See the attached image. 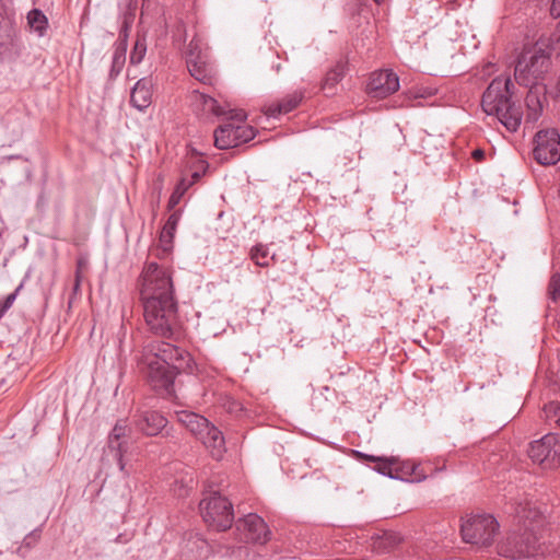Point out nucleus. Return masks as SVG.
<instances>
[{
    "instance_id": "6ab92c4d",
    "label": "nucleus",
    "mask_w": 560,
    "mask_h": 560,
    "mask_svg": "<svg viewBox=\"0 0 560 560\" xmlns=\"http://www.w3.org/2000/svg\"><path fill=\"white\" fill-rule=\"evenodd\" d=\"M304 98V92L302 90L294 91L291 94L285 95L281 101L270 104L265 114L269 117L277 118L280 115L288 114L295 109L302 100Z\"/></svg>"
},
{
    "instance_id": "37998d69",
    "label": "nucleus",
    "mask_w": 560,
    "mask_h": 560,
    "mask_svg": "<svg viewBox=\"0 0 560 560\" xmlns=\"http://www.w3.org/2000/svg\"><path fill=\"white\" fill-rule=\"evenodd\" d=\"M269 258L270 260H272L273 264L277 261L276 254H272L271 256H269Z\"/></svg>"
},
{
    "instance_id": "49530a36",
    "label": "nucleus",
    "mask_w": 560,
    "mask_h": 560,
    "mask_svg": "<svg viewBox=\"0 0 560 560\" xmlns=\"http://www.w3.org/2000/svg\"><path fill=\"white\" fill-rule=\"evenodd\" d=\"M374 2H375L376 4H382V3L384 2V0H374Z\"/></svg>"
},
{
    "instance_id": "9d476101",
    "label": "nucleus",
    "mask_w": 560,
    "mask_h": 560,
    "mask_svg": "<svg viewBox=\"0 0 560 560\" xmlns=\"http://www.w3.org/2000/svg\"><path fill=\"white\" fill-rule=\"evenodd\" d=\"M528 456L545 468L560 465V434L548 433L529 444Z\"/></svg>"
},
{
    "instance_id": "c756f323",
    "label": "nucleus",
    "mask_w": 560,
    "mask_h": 560,
    "mask_svg": "<svg viewBox=\"0 0 560 560\" xmlns=\"http://www.w3.org/2000/svg\"><path fill=\"white\" fill-rule=\"evenodd\" d=\"M147 54V40L144 36H138L130 52V63L139 65Z\"/></svg>"
},
{
    "instance_id": "c85d7f7f",
    "label": "nucleus",
    "mask_w": 560,
    "mask_h": 560,
    "mask_svg": "<svg viewBox=\"0 0 560 560\" xmlns=\"http://www.w3.org/2000/svg\"><path fill=\"white\" fill-rule=\"evenodd\" d=\"M250 258L259 267L269 266V249L264 244H257L250 249Z\"/></svg>"
},
{
    "instance_id": "72a5a7b5",
    "label": "nucleus",
    "mask_w": 560,
    "mask_h": 560,
    "mask_svg": "<svg viewBox=\"0 0 560 560\" xmlns=\"http://www.w3.org/2000/svg\"><path fill=\"white\" fill-rule=\"evenodd\" d=\"M545 412L548 418L555 417L556 422L560 427V404L550 402L549 405L545 406Z\"/></svg>"
},
{
    "instance_id": "e433bc0d",
    "label": "nucleus",
    "mask_w": 560,
    "mask_h": 560,
    "mask_svg": "<svg viewBox=\"0 0 560 560\" xmlns=\"http://www.w3.org/2000/svg\"><path fill=\"white\" fill-rule=\"evenodd\" d=\"M194 185V180H189L187 177H182L175 188H182L183 195Z\"/></svg>"
},
{
    "instance_id": "a211bd4d",
    "label": "nucleus",
    "mask_w": 560,
    "mask_h": 560,
    "mask_svg": "<svg viewBox=\"0 0 560 560\" xmlns=\"http://www.w3.org/2000/svg\"><path fill=\"white\" fill-rule=\"evenodd\" d=\"M528 92L525 97L527 107V119L536 121L542 112V104L546 101V86L540 83H532L527 85Z\"/></svg>"
},
{
    "instance_id": "c9c22d12",
    "label": "nucleus",
    "mask_w": 560,
    "mask_h": 560,
    "mask_svg": "<svg viewBox=\"0 0 560 560\" xmlns=\"http://www.w3.org/2000/svg\"><path fill=\"white\" fill-rule=\"evenodd\" d=\"M207 167H208L207 162L203 160H200L199 167L190 174V177L188 179L194 180V184L197 183L201 178V176L205 174Z\"/></svg>"
},
{
    "instance_id": "393cba45",
    "label": "nucleus",
    "mask_w": 560,
    "mask_h": 560,
    "mask_svg": "<svg viewBox=\"0 0 560 560\" xmlns=\"http://www.w3.org/2000/svg\"><path fill=\"white\" fill-rule=\"evenodd\" d=\"M127 44L115 43L112 67L109 70V79L114 80L121 72L126 62Z\"/></svg>"
},
{
    "instance_id": "cd10ccee",
    "label": "nucleus",
    "mask_w": 560,
    "mask_h": 560,
    "mask_svg": "<svg viewBox=\"0 0 560 560\" xmlns=\"http://www.w3.org/2000/svg\"><path fill=\"white\" fill-rule=\"evenodd\" d=\"M40 533L42 530L39 528H36L32 530L30 534H27L24 537L22 545L16 550L18 555H20L21 557H26L27 552L39 541Z\"/></svg>"
},
{
    "instance_id": "a19ab883",
    "label": "nucleus",
    "mask_w": 560,
    "mask_h": 560,
    "mask_svg": "<svg viewBox=\"0 0 560 560\" xmlns=\"http://www.w3.org/2000/svg\"><path fill=\"white\" fill-rule=\"evenodd\" d=\"M425 94H427V95H429V96H430V95H433V94H435V90H434V89H428V90L425 91Z\"/></svg>"
},
{
    "instance_id": "bb28decb",
    "label": "nucleus",
    "mask_w": 560,
    "mask_h": 560,
    "mask_svg": "<svg viewBox=\"0 0 560 560\" xmlns=\"http://www.w3.org/2000/svg\"><path fill=\"white\" fill-rule=\"evenodd\" d=\"M27 22L30 27L38 34L44 36L48 27V20L46 15L38 9H33L27 14Z\"/></svg>"
},
{
    "instance_id": "a18cd8bd",
    "label": "nucleus",
    "mask_w": 560,
    "mask_h": 560,
    "mask_svg": "<svg viewBox=\"0 0 560 560\" xmlns=\"http://www.w3.org/2000/svg\"><path fill=\"white\" fill-rule=\"evenodd\" d=\"M275 69H276V71H277V72H279V71H280V69H281V65H280V63H278L277 66H275Z\"/></svg>"
},
{
    "instance_id": "412c9836",
    "label": "nucleus",
    "mask_w": 560,
    "mask_h": 560,
    "mask_svg": "<svg viewBox=\"0 0 560 560\" xmlns=\"http://www.w3.org/2000/svg\"><path fill=\"white\" fill-rule=\"evenodd\" d=\"M182 217V210L177 209L171 212L170 217L167 218L161 234H160V243L161 248L164 254H168L173 249V241L175 236V232L178 225V222Z\"/></svg>"
},
{
    "instance_id": "20e7f679",
    "label": "nucleus",
    "mask_w": 560,
    "mask_h": 560,
    "mask_svg": "<svg viewBox=\"0 0 560 560\" xmlns=\"http://www.w3.org/2000/svg\"><path fill=\"white\" fill-rule=\"evenodd\" d=\"M550 52L538 43L525 46L517 57L514 78L521 85L539 83L550 67Z\"/></svg>"
},
{
    "instance_id": "c03bdc74",
    "label": "nucleus",
    "mask_w": 560,
    "mask_h": 560,
    "mask_svg": "<svg viewBox=\"0 0 560 560\" xmlns=\"http://www.w3.org/2000/svg\"><path fill=\"white\" fill-rule=\"evenodd\" d=\"M20 158H21L20 155H10L7 159L8 160H14V159H20Z\"/></svg>"
},
{
    "instance_id": "f3484780",
    "label": "nucleus",
    "mask_w": 560,
    "mask_h": 560,
    "mask_svg": "<svg viewBox=\"0 0 560 560\" xmlns=\"http://www.w3.org/2000/svg\"><path fill=\"white\" fill-rule=\"evenodd\" d=\"M152 79L142 78L136 82L130 92V104L139 112H144L152 103Z\"/></svg>"
},
{
    "instance_id": "1a4fd4ad",
    "label": "nucleus",
    "mask_w": 560,
    "mask_h": 560,
    "mask_svg": "<svg viewBox=\"0 0 560 560\" xmlns=\"http://www.w3.org/2000/svg\"><path fill=\"white\" fill-rule=\"evenodd\" d=\"M185 59L187 69L192 78L203 84H211L212 68L209 63L207 49L203 48L201 39L194 37L190 40Z\"/></svg>"
},
{
    "instance_id": "6e6552de",
    "label": "nucleus",
    "mask_w": 560,
    "mask_h": 560,
    "mask_svg": "<svg viewBox=\"0 0 560 560\" xmlns=\"http://www.w3.org/2000/svg\"><path fill=\"white\" fill-rule=\"evenodd\" d=\"M498 530V521L489 514L472 515L460 527L464 541L482 548L493 544Z\"/></svg>"
},
{
    "instance_id": "f704fd0d",
    "label": "nucleus",
    "mask_w": 560,
    "mask_h": 560,
    "mask_svg": "<svg viewBox=\"0 0 560 560\" xmlns=\"http://www.w3.org/2000/svg\"><path fill=\"white\" fill-rule=\"evenodd\" d=\"M183 190L182 188H175L174 191L172 192L170 199H168V202H167V209L168 211H174L176 210L175 207L179 203L180 199L183 198Z\"/></svg>"
},
{
    "instance_id": "f03ea898",
    "label": "nucleus",
    "mask_w": 560,
    "mask_h": 560,
    "mask_svg": "<svg viewBox=\"0 0 560 560\" xmlns=\"http://www.w3.org/2000/svg\"><path fill=\"white\" fill-rule=\"evenodd\" d=\"M514 84L510 79H494L482 94L481 107L487 115L495 116L511 132L522 122L523 110L520 103L513 101Z\"/></svg>"
},
{
    "instance_id": "58836bf2",
    "label": "nucleus",
    "mask_w": 560,
    "mask_h": 560,
    "mask_svg": "<svg viewBox=\"0 0 560 560\" xmlns=\"http://www.w3.org/2000/svg\"><path fill=\"white\" fill-rule=\"evenodd\" d=\"M80 283H81V275H80V271L77 270L75 272V279H74V283H73V293L77 294L79 289H80Z\"/></svg>"
},
{
    "instance_id": "dca6fc26",
    "label": "nucleus",
    "mask_w": 560,
    "mask_h": 560,
    "mask_svg": "<svg viewBox=\"0 0 560 560\" xmlns=\"http://www.w3.org/2000/svg\"><path fill=\"white\" fill-rule=\"evenodd\" d=\"M191 106L195 112L198 114H202L206 116H215L220 117L226 115L228 112L222 107L215 98L208 95L205 92H200L198 90H194L191 92Z\"/></svg>"
},
{
    "instance_id": "2f4dec72",
    "label": "nucleus",
    "mask_w": 560,
    "mask_h": 560,
    "mask_svg": "<svg viewBox=\"0 0 560 560\" xmlns=\"http://www.w3.org/2000/svg\"><path fill=\"white\" fill-rule=\"evenodd\" d=\"M548 294L555 302L560 299V273L556 272L551 276L548 285Z\"/></svg>"
},
{
    "instance_id": "4be33fe9",
    "label": "nucleus",
    "mask_w": 560,
    "mask_h": 560,
    "mask_svg": "<svg viewBox=\"0 0 560 560\" xmlns=\"http://www.w3.org/2000/svg\"><path fill=\"white\" fill-rule=\"evenodd\" d=\"M346 71L347 62L340 60L326 72L320 86L326 96L336 94L337 84L343 79Z\"/></svg>"
},
{
    "instance_id": "f8f14e48",
    "label": "nucleus",
    "mask_w": 560,
    "mask_h": 560,
    "mask_svg": "<svg viewBox=\"0 0 560 560\" xmlns=\"http://www.w3.org/2000/svg\"><path fill=\"white\" fill-rule=\"evenodd\" d=\"M129 433H131V428L127 424L126 420H118L108 435L105 450L106 456L113 457L120 471H125L124 455L129 451L132 442Z\"/></svg>"
},
{
    "instance_id": "79ce46f5",
    "label": "nucleus",
    "mask_w": 560,
    "mask_h": 560,
    "mask_svg": "<svg viewBox=\"0 0 560 560\" xmlns=\"http://www.w3.org/2000/svg\"><path fill=\"white\" fill-rule=\"evenodd\" d=\"M366 1L368 0H358V5L360 7V9L366 4Z\"/></svg>"
},
{
    "instance_id": "0eeeda50",
    "label": "nucleus",
    "mask_w": 560,
    "mask_h": 560,
    "mask_svg": "<svg viewBox=\"0 0 560 560\" xmlns=\"http://www.w3.org/2000/svg\"><path fill=\"white\" fill-rule=\"evenodd\" d=\"M199 509L202 520L209 527L219 532L231 528L234 521L233 505L225 497L213 492L201 500Z\"/></svg>"
},
{
    "instance_id": "7ed1b4c3",
    "label": "nucleus",
    "mask_w": 560,
    "mask_h": 560,
    "mask_svg": "<svg viewBox=\"0 0 560 560\" xmlns=\"http://www.w3.org/2000/svg\"><path fill=\"white\" fill-rule=\"evenodd\" d=\"M175 416L178 422L210 450L212 457L221 458L225 452V441L222 432L217 427L203 416L190 410H177Z\"/></svg>"
},
{
    "instance_id": "4468645a",
    "label": "nucleus",
    "mask_w": 560,
    "mask_h": 560,
    "mask_svg": "<svg viewBox=\"0 0 560 560\" xmlns=\"http://www.w3.org/2000/svg\"><path fill=\"white\" fill-rule=\"evenodd\" d=\"M236 529L242 532L241 540L264 545L270 539V530L264 518L257 514H248L236 521Z\"/></svg>"
},
{
    "instance_id": "5701e85b",
    "label": "nucleus",
    "mask_w": 560,
    "mask_h": 560,
    "mask_svg": "<svg viewBox=\"0 0 560 560\" xmlns=\"http://www.w3.org/2000/svg\"><path fill=\"white\" fill-rule=\"evenodd\" d=\"M357 456L359 458L364 459L365 462H373L375 463L374 470H376L378 474L387 476L392 479H395V465H396V457H381V456H374V455H368L363 454L361 452H355Z\"/></svg>"
},
{
    "instance_id": "7c9ffc66",
    "label": "nucleus",
    "mask_w": 560,
    "mask_h": 560,
    "mask_svg": "<svg viewBox=\"0 0 560 560\" xmlns=\"http://www.w3.org/2000/svg\"><path fill=\"white\" fill-rule=\"evenodd\" d=\"M400 542V537L396 533L385 532L381 537L375 541V548L389 550L394 548Z\"/></svg>"
},
{
    "instance_id": "423d86ee",
    "label": "nucleus",
    "mask_w": 560,
    "mask_h": 560,
    "mask_svg": "<svg viewBox=\"0 0 560 560\" xmlns=\"http://www.w3.org/2000/svg\"><path fill=\"white\" fill-rule=\"evenodd\" d=\"M497 548L500 556L511 559L536 557L544 555L547 550L545 544L532 529L509 533Z\"/></svg>"
},
{
    "instance_id": "b1692460",
    "label": "nucleus",
    "mask_w": 560,
    "mask_h": 560,
    "mask_svg": "<svg viewBox=\"0 0 560 560\" xmlns=\"http://www.w3.org/2000/svg\"><path fill=\"white\" fill-rule=\"evenodd\" d=\"M13 24V10L4 0H0V44L3 39L10 37Z\"/></svg>"
},
{
    "instance_id": "aec40b11",
    "label": "nucleus",
    "mask_w": 560,
    "mask_h": 560,
    "mask_svg": "<svg viewBox=\"0 0 560 560\" xmlns=\"http://www.w3.org/2000/svg\"><path fill=\"white\" fill-rule=\"evenodd\" d=\"M395 472L397 474L395 475V479L416 482H421L428 477L420 465L410 460H400L398 457H396Z\"/></svg>"
},
{
    "instance_id": "a878e982",
    "label": "nucleus",
    "mask_w": 560,
    "mask_h": 560,
    "mask_svg": "<svg viewBox=\"0 0 560 560\" xmlns=\"http://www.w3.org/2000/svg\"><path fill=\"white\" fill-rule=\"evenodd\" d=\"M136 9H137V3H133L132 0H130L128 5H127V9H126V11L124 12V15H122V23H121V26H120V30H119V35H118L117 43H125V44H127L128 36H129V31H130V28L132 26V23L135 21Z\"/></svg>"
},
{
    "instance_id": "4c0bfd02",
    "label": "nucleus",
    "mask_w": 560,
    "mask_h": 560,
    "mask_svg": "<svg viewBox=\"0 0 560 560\" xmlns=\"http://www.w3.org/2000/svg\"><path fill=\"white\" fill-rule=\"evenodd\" d=\"M485 156H486V153L482 149L480 148H477L475 149L472 152H471V158L476 161V162H482L485 160Z\"/></svg>"
},
{
    "instance_id": "39448f33",
    "label": "nucleus",
    "mask_w": 560,
    "mask_h": 560,
    "mask_svg": "<svg viewBox=\"0 0 560 560\" xmlns=\"http://www.w3.org/2000/svg\"><path fill=\"white\" fill-rule=\"evenodd\" d=\"M228 121L220 125L214 131V145L220 150L238 147L255 138V129L244 124V110L231 109L228 112Z\"/></svg>"
},
{
    "instance_id": "9b49d317",
    "label": "nucleus",
    "mask_w": 560,
    "mask_h": 560,
    "mask_svg": "<svg viewBox=\"0 0 560 560\" xmlns=\"http://www.w3.org/2000/svg\"><path fill=\"white\" fill-rule=\"evenodd\" d=\"M533 158L540 165H555L560 161V135L556 129L540 130L534 139Z\"/></svg>"
},
{
    "instance_id": "473e14b6",
    "label": "nucleus",
    "mask_w": 560,
    "mask_h": 560,
    "mask_svg": "<svg viewBox=\"0 0 560 560\" xmlns=\"http://www.w3.org/2000/svg\"><path fill=\"white\" fill-rule=\"evenodd\" d=\"M22 288H23V283H20V285L15 289L14 292L10 293L4 299L3 302H0V310H2V312L5 313L13 305V303Z\"/></svg>"
},
{
    "instance_id": "ea45409f",
    "label": "nucleus",
    "mask_w": 560,
    "mask_h": 560,
    "mask_svg": "<svg viewBox=\"0 0 560 560\" xmlns=\"http://www.w3.org/2000/svg\"><path fill=\"white\" fill-rule=\"evenodd\" d=\"M560 5V0H552V8L551 11L556 10V7Z\"/></svg>"
},
{
    "instance_id": "f257e3e1",
    "label": "nucleus",
    "mask_w": 560,
    "mask_h": 560,
    "mask_svg": "<svg viewBox=\"0 0 560 560\" xmlns=\"http://www.w3.org/2000/svg\"><path fill=\"white\" fill-rule=\"evenodd\" d=\"M140 300L149 330L170 341H150L143 348L141 361L147 365L148 381L152 388L165 396L174 393L177 374L191 370L190 354L175 346L183 336V322L174 294L172 272L151 261L144 265L139 277Z\"/></svg>"
},
{
    "instance_id": "ddd939ff",
    "label": "nucleus",
    "mask_w": 560,
    "mask_h": 560,
    "mask_svg": "<svg viewBox=\"0 0 560 560\" xmlns=\"http://www.w3.org/2000/svg\"><path fill=\"white\" fill-rule=\"evenodd\" d=\"M399 90V78L389 69L371 73L366 84V93L372 98H385Z\"/></svg>"
},
{
    "instance_id": "2eb2a0df",
    "label": "nucleus",
    "mask_w": 560,
    "mask_h": 560,
    "mask_svg": "<svg viewBox=\"0 0 560 560\" xmlns=\"http://www.w3.org/2000/svg\"><path fill=\"white\" fill-rule=\"evenodd\" d=\"M167 419L156 410H137L132 416V428L145 436H156L167 425Z\"/></svg>"
}]
</instances>
